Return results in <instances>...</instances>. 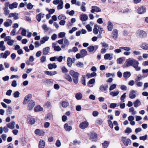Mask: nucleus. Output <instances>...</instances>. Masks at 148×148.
<instances>
[{
	"instance_id": "10",
	"label": "nucleus",
	"mask_w": 148,
	"mask_h": 148,
	"mask_svg": "<svg viewBox=\"0 0 148 148\" xmlns=\"http://www.w3.org/2000/svg\"><path fill=\"white\" fill-rule=\"evenodd\" d=\"M90 138L92 141H96L97 139V134L96 133H91L90 135Z\"/></svg>"
},
{
	"instance_id": "45",
	"label": "nucleus",
	"mask_w": 148,
	"mask_h": 148,
	"mask_svg": "<svg viewBox=\"0 0 148 148\" xmlns=\"http://www.w3.org/2000/svg\"><path fill=\"white\" fill-rule=\"evenodd\" d=\"M96 75V73L95 72H93L91 73H88L86 74V75L88 78H90L93 77Z\"/></svg>"
},
{
	"instance_id": "24",
	"label": "nucleus",
	"mask_w": 148,
	"mask_h": 148,
	"mask_svg": "<svg viewBox=\"0 0 148 148\" xmlns=\"http://www.w3.org/2000/svg\"><path fill=\"white\" fill-rule=\"evenodd\" d=\"M95 48L97 49L98 48L97 46H90L88 47V50L90 52H92L94 51Z\"/></svg>"
},
{
	"instance_id": "27",
	"label": "nucleus",
	"mask_w": 148,
	"mask_h": 148,
	"mask_svg": "<svg viewBox=\"0 0 148 148\" xmlns=\"http://www.w3.org/2000/svg\"><path fill=\"white\" fill-rule=\"evenodd\" d=\"M81 20L82 21H84L88 19V16L85 14H82L80 16Z\"/></svg>"
},
{
	"instance_id": "57",
	"label": "nucleus",
	"mask_w": 148,
	"mask_h": 148,
	"mask_svg": "<svg viewBox=\"0 0 148 148\" xmlns=\"http://www.w3.org/2000/svg\"><path fill=\"white\" fill-rule=\"evenodd\" d=\"M120 48L127 51H129L131 49V48L130 47H120Z\"/></svg>"
},
{
	"instance_id": "29",
	"label": "nucleus",
	"mask_w": 148,
	"mask_h": 148,
	"mask_svg": "<svg viewBox=\"0 0 148 148\" xmlns=\"http://www.w3.org/2000/svg\"><path fill=\"white\" fill-rule=\"evenodd\" d=\"M113 36L112 37L114 39H116L117 38L118 31L117 29H115L113 30L112 32Z\"/></svg>"
},
{
	"instance_id": "40",
	"label": "nucleus",
	"mask_w": 148,
	"mask_h": 148,
	"mask_svg": "<svg viewBox=\"0 0 148 148\" xmlns=\"http://www.w3.org/2000/svg\"><path fill=\"white\" fill-rule=\"evenodd\" d=\"M6 112L7 115H10L12 114V110L11 106H8V109L7 110Z\"/></svg>"
},
{
	"instance_id": "17",
	"label": "nucleus",
	"mask_w": 148,
	"mask_h": 148,
	"mask_svg": "<svg viewBox=\"0 0 148 148\" xmlns=\"http://www.w3.org/2000/svg\"><path fill=\"white\" fill-rule=\"evenodd\" d=\"M6 49V47L4 45V42L3 41L0 42V50L1 51H4Z\"/></svg>"
},
{
	"instance_id": "26",
	"label": "nucleus",
	"mask_w": 148,
	"mask_h": 148,
	"mask_svg": "<svg viewBox=\"0 0 148 148\" xmlns=\"http://www.w3.org/2000/svg\"><path fill=\"white\" fill-rule=\"evenodd\" d=\"M45 16V14L42 13H40L36 16V18L38 22L40 21L42 18H43Z\"/></svg>"
},
{
	"instance_id": "18",
	"label": "nucleus",
	"mask_w": 148,
	"mask_h": 148,
	"mask_svg": "<svg viewBox=\"0 0 148 148\" xmlns=\"http://www.w3.org/2000/svg\"><path fill=\"white\" fill-rule=\"evenodd\" d=\"M140 47L145 50H148V44L146 43H142L140 45Z\"/></svg>"
},
{
	"instance_id": "16",
	"label": "nucleus",
	"mask_w": 148,
	"mask_h": 148,
	"mask_svg": "<svg viewBox=\"0 0 148 148\" xmlns=\"http://www.w3.org/2000/svg\"><path fill=\"white\" fill-rule=\"evenodd\" d=\"M27 121L31 125L34 124L35 122L34 118L30 116L27 117Z\"/></svg>"
},
{
	"instance_id": "8",
	"label": "nucleus",
	"mask_w": 148,
	"mask_h": 148,
	"mask_svg": "<svg viewBox=\"0 0 148 148\" xmlns=\"http://www.w3.org/2000/svg\"><path fill=\"white\" fill-rule=\"evenodd\" d=\"M146 12V8L144 6H141L137 10V12L140 14L144 13Z\"/></svg>"
},
{
	"instance_id": "6",
	"label": "nucleus",
	"mask_w": 148,
	"mask_h": 148,
	"mask_svg": "<svg viewBox=\"0 0 148 148\" xmlns=\"http://www.w3.org/2000/svg\"><path fill=\"white\" fill-rule=\"evenodd\" d=\"M88 125V123L87 121H84L79 124V127L81 129H84L87 128Z\"/></svg>"
},
{
	"instance_id": "11",
	"label": "nucleus",
	"mask_w": 148,
	"mask_h": 148,
	"mask_svg": "<svg viewBox=\"0 0 148 148\" xmlns=\"http://www.w3.org/2000/svg\"><path fill=\"white\" fill-rule=\"evenodd\" d=\"M113 54L106 53L104 56V58L105 60H110L113 58Z\"/></svg>"
},
{
	"instance_id": "33",
	"label": "nucleus",
	"mask_w": 148,
	"mask_h": 148,
	"mask_svg": "<svg viewBox=\"0 0 148 148\" xmlns=\"http://www.w3.org/2000/svg\"><path fill=\"white\" fill-rule=\"evenodd\" d=\"M43 110V108L39 105H38L35 107L34 109V110L36 112L42 111Z\"/></svg>"
},
{
	"instance_id": "54",
	"label": "nucleus",
	"mask_w": 148,
	"mask_h": 148,
	"mask_svg": "<svg viewBox=\"0 0 148 148\" xmlns=\"http://www.w3.org/2000/svg\"><path fill=\"white\" fill-rule=\"evenodd\" d=\"M123 60L122 58H120L117 59L116 60L118 64H121L123 63Z\"/></svg>"
},
{
	"instance_id": "64",
	"label": "nucleus",
	"mask_w": 148,
	"mask_h": 148,
	"mask_svg": "<svg viewBox=\"0 0 148 148\" xmlns=\"http://www.w3.org/2000/svg\"><path fill=\"white\" fill-rule=\"evenodd\" d=\"M33 7V5L31 3H29L27 5V9H31Z\"/></svg>"
},
{
	"instance_id": "59",
	"label": "nucleus",
	"mask_w": 148,
	"mask_h": 148,
	"mask_svg": "<svg viewBox=\"0 0 148 148\" xmlns=\"http://www.w3.org/2000/svg\"><path fill=\"white\" fill-rule=\"evenodd\" d=\"M126 94V93H124L122 95L121 97V99L122 101L123 102H124L125 101L124 99L125 98Z\"/></svg>"
},
{
	"instance_id": "47",
	"label": "nucleus",
	"mask_w": 148,
	"mask_h": 148,
	"mask_svg": "<svg viewBox=\"0 0 148 148\" xmlns=\"http://www.w3.org/2000/svg\"><path fill=\"white\" fill-rule=\"evenodd\" d=\"M64 77L67 80L70 82H71L72 81V79L71 77L69 74L65 75Z\"/></svg>"
},
{
	"instance_id": "14",
	"label": "nucleus",
	"mask_w": 148,
	"mask_h": 148,
	"mask_svg": "<svg viewBox=\"0 0 148 148\" xmlns=\"http://www.w3.org/2000/svg\"><path fill=\"white\" fill-rule=\"evenodd\" d=\"M12 21L10 19H7L6 21L4 23V25L6 27H8L11 26L12 24Z\"/></svg>"
},
{
	"instance_id": "62",
	"label": "nucleus",
	"mask_w": 148,
	"mask_h": 148,
	"mask_svg": "<svg viewBox=\"0 0 148 148\" xmlns=\"http://www.w3.org/2000/svg\"><path fill=\"white\" fill-rule=\"evenodd\" d=\"M54 50L57 51H59L61 50V47L58 46H55L54 48Z\"/></svg>"
},
{
	"instance_id": "3",
	"label": "nucleus",
	"mask_w": 148,
	"mask_h": 148,
	"mask_svg": "<svg viewBox=\"0 0 148 148\" xmlns=\"http://www.w3.org/2000/svg\"><path fill=\"white\" fill-rule=\"evenodd\" d=\"M136 36L138 38H143L147 36L146 33L142 30H138L136 32Z\"/></svg>"
},
{
	"instance_id": "63",
	"label": "nucleus",
	"mask_w": 148,
	"mask_h": 148,
	"mask_svg": "<svg viewBox=\"0 0 148 148\" xmlns=\"http://www.w3.org/2000/svg\"><path fill=\"white\" fill-rule=\"evenodd\" d=\"M103 123V121L102 119H99L96 121V123L99 125H101Z\"/></svg>"
},
{
	"instance_id": "22",
	"label": "nucleus",
	"mask_w": 148,
	"mask_h": 148,
	"mask_svg": "<svg viewBox=\"0 0 148 148\" xmlns=\"http://www.w3.org/2000/svg\"><path fill=\"white\" fill-rule=\"evenodd\" d=\"M135 93L136 92L135 90H131L129 95V97L132 99L136 97Z\"/></svg>"
},
{
	"instance_id": "48",
	"label": "nucleus",
	"mask_w": 148,
	"mask_h": 148,
	"mask_svg": "<svg viewBox=\"0 0 148 148\" xmlns=\"http://www.w3.org/2000/svg\"><path fill=\"white\" fill-rule=\"evenodd\" d=\"M119 93V91H113L111 92L110 93V95L113 97H114L117 96Z\"/></svg>"
},
{
	"instance_id": "12",
	"label": "nucleus",
	"mask_w": 148,
	"mask_h": 148,
	"mask_svg": "<svg viewBox=\"0 0 148 148\" xmlns=\"http://www.w3.org/2000/svg\"><path fill=\"white\" fill-rule=\"evenodd\" d=\"M32 96L31 94H29L25 97L23 102V104H26L28 103L29 100L32 98Z\"/></svg>"
},
{
	"instance_id": "60",
	"label": "nucleus",
	"mask_w": 148,
	"mask_h": 148,
	"mask_svg": "<svg viewBox=\"0 0 148 148\" xmlns=\"http://www.w3.org/2000/svg\"><path fill=\"white\" fill-rule=\"evenodd\" d=\"M132 130L129 127H127L125 131V133H130L132 132Z\"/></svg>"
},
{
	"instance_id": "4",
	"label": "nucleus",
	"mask_w": 148,
	"mask_h": 148,
	"mask_svg": "<svg viewBox=\"0 0 148 148\" xmlns=\"http://www.w3.org/2000/svg\"><path fill=\"white\" fill-rule=\"evenodd\" d=\"M121 140L123 142L124 145L126 146H128L131 143L130 140L129 138H127L126 137H122Z\"/></svg>"
},
{
	"instance_id": "42",
	"label": "nucleus",
	"mask_w": 148,
	"mask_h": 148,
	"mask_svg": "<svg viewBox=\"0 0 148 148\" xmlns=\"http://www.w3.org/2000/svg\"><path fill=\"white\" fill-rule=\"evenodd\" d=\"M3 10H4L3 14L5 15H8L9 14L10 11L8 10V7H4Z\"/></svg>"
},
{
	"instance_id": "61",
	"label": "nucleus",
	"mask_w": 148,
	"mask_h": 148,
	"mask_svg": "<svg viewBox=\"0 0 148 148\" xmlns=\"http://www.w3.org/2000/svg\"><path fill=\"white\" fill-rule=\"evenodd\" d=\"M66 34L64 32H61L58 34V36L60 38L64 37L65 35Z\"/></svg>"
},
{
	"instance_id": "15",
	"label": "nucleus",
	"mask_w": 148,
	"mask_h": 148,
	"mask_svg": "<svg viewBox=\"0 0 148 148\" xmlns=\"http://www.w3.org/2000/svg\"><path fill=\"white\" fill-rule=\"evenodd\" d=\"M35 105V103L34 101L32 100L30 101L28 104V109L29 110H32L34 107Z\"/></svg>"
},
{
	"instance_id": "1",
	"label": "nucleus",
	"mask_w": 148,
	"mask_h": 148,
	"mask_svg": "<svg viewBox=\"0 0 148 148\" xmlns=\"http://www.w3.org/2000/svg\"><path fill=\"white\" fill-rule=\"evenodd\" d=\"M125 63L126 66L125 67H129L131 66H133L136 71H139L141 68L138 66L139 63L138 61L135 59H131L130 58L127 60Z\"/></svg>"
},
{
	"instance_id": "51",
	"label": "nucleus",
	"mask_w": 148,
	"mask_h": 148,
	"mask_svg": "<svg viewBox=\"0 0 148 148\" xmlns=\"http://www.w3.org/2000/svg\"><path fill=\"white\" fill-rule=\"evenodd\" d=\"M136 83V86L138 87H141L143 85V82L139 81H135Z\"/></svg>"
},
{
	"instance_id": "58",
	"label": "nucleus",
	"mask_w": 148,
	"mask_h": 148,
	"mask_svg": "<svg viewBox=\"0 0 148 148\" xmlns=\"http://www.w3.org/2000/svg\"><path fill=\"white\" fill-rule=\"evenodd\" d=\"M64 44L68 47L70 45V42L67 39H65L64 40Z\"/></svg>"
},
{
	"instance_id": "55",
	"label": "nucleus",
	"mask_w": 148,
	"mask_h": 148,
	"mask_svg": "<svg viewBox=\"0 0 148 148\" xmlns=\"http://www.w3.org/2000/svg\"><path fill=\"white\" fill-rule=\"evenodd\" d=\"M102 45V47H103L104 48H106L108 49V45L105 43V42H103L101 43Z\"/></svg>"
},
{
	"instance_id": "23",
	"label": "nucleus",
	"mask_w": 148,
	"mask_h": 148,
	"mask_svg": "<svg viewBox=\"0 0 148 148\" xmlns=\"http://www.w3.org/2000/svg\"><path fill=\"white\" fill-rule=\"evenodd\" d=\"M18 3L16 2H14L9 5V8L10 9H13L14 8H16L17 7Z\"/></svg>"
},
{
	"instance_id": "44",
	"label": "nucleus",
	"mask_w": 148,
	"mask_h": 148,
	"mask_svg": "<svg viewBox=\"0 0 148 148\" xmlns=\"http://www.w3.org/2000/svg\"><path fill=\"white\" fill-rule=\"evenodd\" d=\"M86 5V3L84 2L82 3V5L81 7V9L82 11L83 12H85L86 11V8L85 5Z\"/></svg>"
},
{
	"instance_id": "28",
	"label": "nucleus",
	"mask_w": 148,
	"mask_h": 148,
	"mask_svg": "<svg viewBox=\"0 0 148 148\" xmlns=\"http://www.w3.org/2000/svg\"><path fill=\"white\" fill-rule=\"evenodd\" d=\"M48 68L49 69H56L57 67V65L55 63L49 64L48 65Z\"/></svg>"
},
{
	"instance_id": "36",
	"label": "nucleus",
	"mask_w": 148,
	"mask_h": 148,
	"mask_svg": "<svg viewBox=\"0 0 148 148\" xmlns=\"http://www.w3.org/2000/svg\"><path fill=\"white\" fill-rule=\"evenodd\" d=\"M49 37L48 36H45L41 38L40 41V43L43 44L45 43L46 41L48 40Z\"/></svg>"
},
{
	"instance_id": "52",
	"label": "nucleus",
	"mask_w": 148,
	"mask_h": 148,
	"mask_svg": "<svg viewBox=\"0 0 148 148\" xmlns=\"http://www.w3.org/2000/svg\"><path fill=\"white\" fill-rule=\"evenodd\" d=\"M58 19L59 20H66V17L65 16L62 15L61 14L60 15H59L58 16Z\"/></svg>"
},
{
	"instance_id": "21",
	"label": "nucleus",
	"mask_w": 148,
	"mask_h": 148,
	"mask_svg": "<svg viewBox=\"0 0 148 148\" xmlns=\"http://www.w3.org/2000/svg\"><path fill=\"white\" fill-rule=\"evenodd\" d=\"M15 124V122L14 121H12L10 123H8L7 125V126L10 129H12L14 127Z\"/></svg>"
},
{
	"instance_id": "32",
	"label": "nucleus",
	"mask_w": 148,
	"mask_h": 148,
	"mask_svg": "<svg viewBox=\"0 0 148 148\" xmlns=\"http://www.w3.org/2000/svg\"><path fill=\"white\" fill-rule=\"evenodd\" d=\"M49 47H47L43 49V54L44 55H47L49 52L50 51Z\"/></svg>"
},
{
	"instance_id": "31",
	"label": "nucleus",
	"mask_w": 148,
	"mask_h": 148,
	"mask_svg": "<svg viewBox=\"0 0 148 148\" xmlns=\"http://www.w3.org/2000/svg\"><path fill=\"white\" fill-rule=\"evenodd\" d=\"M64 127L65 130L67 131H69L72 129V127L69 126L67 123H65L64 125Z\"/></svg>"
},
{
	"instance_id": "19",
	"label": "nucleus",
	"mask_w": 148,
	"mask_h": 148,
	"mask_svg": "<svg viewBox=\"0 0 148 148\" xmlns=\"http://www.w3.org/2000/svg\"><path fill=\"white\" fill-rule=\"evenodd\" d=\"M107 28L108 30L109 31H111L113 28V25L112 23L110 21L108 22Z\"/></svg>"
},
{
	"instance_id": "20",
	"label": "nucleus",
	"mask_w": 148,
	"mask_h": 148,
	"mask_svg": "<svg viewBox=\"0 0 148 148\" xmlns=\"http://www.w3.org/2000/svg\"><path fill=\"white\" fill-rule=\"evenodd\" d=\"M45 73L47 75L51 76L57 73V72L56 71H45Z\"/></svg>"
},
{
	"instance_id": "30",
	"label": "nucleus",
	"mask_w": 148,
	"mask_h": 148,
	"mask_svg": "<svg viewBox=\"0 0 148 148\" xmlns=\"http://www.w3.org/2000/svg\"><path fill=\"white\" fill-rule=\"evenodd\" d=\"M108 88V86L107 85H106L104 86L103 85H102L100 86L99 89L102 91H106Z\"/></svg>"
},
{
	"instance_id": "43",
	"label": "nucleus",
	"mask_w": 148,
	"mask_h": 148,
	"mask_svg": "<svg viewBox=\"0 0 148 148\" xmlns=\"http://www.w3.org/2000/svg\"><path fill=\"white\" fill-rule=\"evenodd\" d=\"M98 25L97 24H96L94 26V28L93 29V33L96 34H97L98 33Z\"/></svg>"
},
{
	"instance_id": "38",
	"label": "nucleus",
	"mask_w": 148,
	"mask_h": 148,
	"mask_svg": "<svg viewBox=\"0 0 148 148\" xmlns=\"http://www.w3.org/2000/svg\"><path fill=\"white\" fill-rule=\"evenodd\" d=\"M64 7L63 2L62 0L60 1L59 4L58 5L57 7V9L58 10L62 9Z\"/></svg>"
},
{
	"instance_id": "34",
	"label": "nucleus",
	"mask_w": 148,
	"mask_h": 148,
	"mask_svg": "<svg viewBox=\"0 0 148 148\" xmlns=\"http://www.w3.org/2000/svg\"><path fill=\"white\" fill-rule=\"evenodd\" d=\"M45 146V141L42 140H41L39 142L38 147L39 148H44Z\"/></svg>"
},
{
	"instance_id": "39",
	"label": "nucleus",
	"mask_w": 148,
	"mask_h": 148,
	"mask_svg": "<svg viewBox=\"0 0 148 148\" xmlns=\"http://www.w3.org/2000/svg\"><path fill=\"white\" fill-rule=\"evenodd\" d=\"M129 112L131 113V114L132 115H134L137 113L134 110V109L133 107H131L129 108Z\"/></svg>"
},
{
	"instance_id": "35",
	"label": "nucleus",
	"mask_w": 148,
	"mask_h": 148,
	"mask_svg": "<svg viewBox=\"0 0 148 148\" xmlns=\"http://www.w3.org/2000/svg\"><path fill=\"white\" fill-rule=\"evenodd\" d=\"M134 106L135 107L137 108L141 105V102L138 99H137L134 102Z\"/></svg>"
},
{
	"instance_id": "53",
	"label": "nucleus",
	"mask_w": 148,
	"mask_h": 148,
	"mask_svg": "<svg viewBox=\"0 0 148 148\" xmlns=\"http://www.w3.org/2000/svg\"><path fill=\"white\" fill-rule=\"evenodd\" d=\"M69 103L67 101H63L62 103V105L63 107L66 108L69 105Z\"/></svg>"
},
{
	"instance_id": "7",
	"label": "nucleus",
	"mask_w": 148,
	"mask_h": 148,
	"mask_svg": "<svg viewBox=\"0 0 148 148\" xmlns=\"http://www.w3.org/2000/svg\"><path fill=\"white\" fill-rule=\"evenodd\" d=\"M35 134L39 136H44L45 132L42 130L39 129H36L34 131Z\"/></svg>"
},
{
	"instance_id": "13",
	"label": "nucleus",
	"mask_w": 148,
	"mask_h": 148,
	"mask_svg": "<svg viewBox=\"0 0 148 148\" xmlns=\"http://www.w3.org/2000/svg\"><path fill=\"white\" fill-rule=\"evenodd\" d=\"M92 9L90 11L92 13H94L95 12H99L101 11V10L100 8L97 6H92Z\"/></svg>"
},
{
	"instance_id": "25",
	"label": "nucleus",
	"mask_w": 148,
	"mask_h": 148,
	"mask_svg": "<svg viewBox=\"0 0 148 148\" xmlns=\"http://www.w3.org/2000/svg\"><path fill=\"white\" fill-rule=\"evenodd\" d=\"M73 63V60L72 59L68 57L67 58V65L69 67H71Z\"/></svg>"
},
{
	"instance_id": "5",
	"label": "nucleus",
	"mask_w": 148,
	"mask_h": 148,
	"mask_svg": "<svg viewBox=\"0 0 148 148\" xmlns=\"http://www.w3.org/2000/svg\"><path fill=\"white\" fill-rule=\"evenodd\" d=\"M10 36H8L5 37L4 39L5 41L7 42V44L10 46H12L14 43V41L13 40H12Z\"/></svg>"
},
{
	"instance_id": "9",
	"label": "nucleus",
	"mask_w": 148,
	"mask_h": 148,
	"mask_svg": "<svg viewBox=\"0 0 148 148\" xmlns=\"http://www.w3.org/2000/svg\"><path fill=\"white\" fill-rule=\"evenodd\" d=\"M10 53L9 51L6 50L4 52L1 53V58H3L6 59L10 54Z\"/></svg>"
},
{
	"instance_id": "49",
	"label": "nucleus",
	"mask_w": 148,
	"mask_h": 148,
	"mask_svg": "<svg viewBox=\"0 0 148 148\" xmlns=\"http://www.w3.org/2000/svg\"><path fill=\"white\" fill-rule=\"evenodd\" d=\"M76 66L78 67L82 68L84 67V64L83 63L78 62L76 63Z\"/></svg>"
},
{
	"instance_id": "46",
	"label": "nucleus",
	"mask_w": 148,
	"mask_h": 148,
	"mask_svg": "<svg viewBox=\"0 0 148 148\" xmlns=\"http://www.w3.org/2000/svg\"><path fill=\"white\" fill-rule=\"evenodd\" d=\"M131 73L130 72H125L123 73V76L125 78H128L131 76Z\"/></svg>"
},
{
	"instance_id": "56",
	"label": "nucleus",
	"mask_w": 148,
	"mask_h": 148,
	"mask_svg": "<svg viewBox=\"0 0 148 148\" xmlns=\"http://www.w3.org/2000/svg\"><path fill=\"white\" fill-rule=\"evenodd\" d=\"M20 93L19 91L15 92L13 94L14 97L15 98L18 97L19 96Z\"/></svg>"
},
{
	"instance_id": "41",
	"label": "nucleus",
	"mask_w": 148,
	"mask_h": 148,
	"mask_svg": "<svg viewBox=\"0 0 148 148\" xmlns=\"http://www.w3.org/2000/svg\"><path fill=\"white\" fill-rule=\"evenodd\" d=\"M82 97V94L80 92H78L76 93L75 95V98L77 100L81 99Z\"/></svg>"
},
{
	"instance_id": "50",
	"label": "nucleus",
	"mask_w": 148,
	"mask_h": 148,
	"mask_svg": "<svg viewBox=\"0 0 148 148\" xmlns=\"http://www.w3.org/2000/svg\"><path fill=\"white\" fill-rule=\"evenodd\" d=\"M109 143L107 141H105L103 143H102V145L104 148H107L109 145Z\"/></svg>"
},
{
	"instance_id": "2",
	"label": "nucleus",
	"mask_w": 148,
	"mask_h": 148,
	"mask_svg": "<svg viewBox=\"0 0 148 148\" xmlns=\"http://www.w3.org/2000/svg\"><path fill=\"white\" fill-rule=\"evenodd\" d=\"M69 73L73 77L74 83L75 84L77 83L78 82V77L80 75L79 74L73 70L71 71Z\"/></svg>"
},
{
	"instance_id": "37",
	"label": "nucleus",
	"mask_w": 148,
	"mask_h": 148,
	"mask_svg": "<svg viewBox=\"0 0 148 148\" xmlns=\"http://www.w3.org/2000/svg\"><path fill=\"white\" fill-rule=\"evenodd\" d=\"M80 53L82 56V58H83L87 55V52L86 50L83 49L81 50Z\"/></svg>"
}]
</instances>
